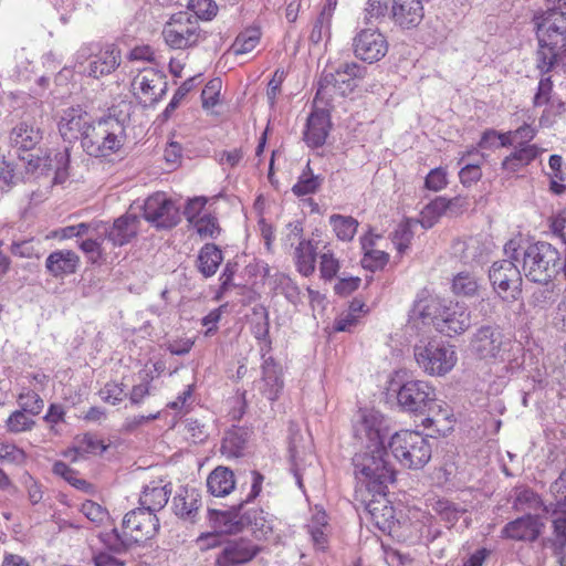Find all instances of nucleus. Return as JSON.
<instances>
[{"label":"nucleus","mask_w":566,"mask_h":566,"mask_svg":"<svg viewBox=\"0 0 566 566\" xmlns=\"http://www.w3.org/2000/svg\"><path fill=\"white\" fill-rule=\"evenodd\" d=\"M259 553V547L248 538L229 539L222 544L216 558L217 566H242L252 560Z\"/></svg>","instance_id":"obj_21"},{"label":"nucleus","mask_w":566,"mask_h":566,"mask_svg":"<svg viewBox=\"0 0 566 566\" xmlns=\"http://www.w3.org/2000/svg\"><path fill=\"white\" fill-rule=\"evenodd\" d=\"M385 447L367 448L356 453L353 458L355 476L357 479V493L365 490L371 495L370 500L363 499L366 510L379 523L378 517L384 520L394 516V509L388 505L386 490L389 483L395 481V470L385 460Z\"/></svg>","instance_id":"obj_1"},{"label":"nucleus","mask_w":566,"mask_h":566,"mask_svg":"<svg viewBox=\"0 0 566 566\" xmlns=\"http://www.w3.org/2000/svg\"><path fill=\"white\" fill-rule=\"evenodd\" d=\"M329 223L336 237L342 241L353 240L358 228V221L350 216L332 214Z\"/></svg>","instance_id":"obj_40"},{"label":"nucleus","mask_w":566,"mask_h":566,"mask_svg":"<svg viewBox=\"0 0 566 566\" xmlns=\"http://www.w3.org/2000/svg\"><path fill=\"white\" fill-rule=\"evenodd\" d=\"M538 50L536 67L548 73L554 67L566 69V12L551 9L535 18Z\"/></svg>","instance_id":"obj_2"},{"label":"nucleus","mask_w":566,"mask_h":566,"mask_svg":"<svg viewBox=\"0 0 566 566\" xmlns=\"http://www.w3.org/2000/svg\"><path fill=\"white\" fill-rule=\"evenodd\" d=\"M198 76L190 77L186 80L175 92L172 98L166 106L163 112V116L165 119H168L171 114L176 111V108L180 105V102L185 98V96L193 88L195 82Z\"/></svg>","instance_id":"obj_55"},{"label":"nucleus","mask_w":566,"mask_h":566,"mask_svg":"<svg viewBox=\"0 0 566 566\" xmlns=\"http://www.w3.org/2000/svg\"><path fill=\"white\" fill-rule=\"evenodd\" d=\"M415 358L419 367L431 376H444L452 370L458 360L454 347L442 342L417 345Z\"/></svg>","instance_id":"obj_10"},{"label":"nucleus","mask_w":566,"mask_h":566,"mask_svg":"<svg viewBox=\"0 0 566 566\" xmlns=\"http://www.w3.org/2000/svg\"><path fill=\"white\" fill-rule=\"evenodd\" d=\"M253 316L254 321L252 324V334L258 340L265 342L269 346L271 340L269 338L270 333V321H269V312L262 305H256L253 307Z\"/></svg>","instance_id":"obj_45"},{"label":"nucleus","mask_w":566,"mask_h":566,"mask_svg":"<svg viewBox=\"0 0 566 566\" xmlns=\"http://www.w3.org/2000/svg\"><path fill=\"white\" fill-rule=\"evenodd\" d=\"M436 511L443 520L451 524L455 523L465 512L464 509L450 501H438L436 504Z\"/></svg>","instance_id":"obj_60"},{"label":"nucleus","mask_w":566,"mask_h":566,"mask_svg":"<svg viewBox=\"0 0 566 566\" xmlns=\"http://www.w3.org/2000/svg\"><path fill=\"white\" fill-rule=\"evenodd\" d=\"M427 418L423 420L426 427H434L436 432L446 436L453 430V413L448 403L438 400L436 397L427 407Z\"/></svg>","instance_id":"obj_25"},{"label":"nucleus","mask_w":566,"mask_h":566,"mask_svg":"<svg viewBox=\"0 0 566 566\" xmlns=\"http://www.w3.org/2000/svg\"><path fill=\"white\" fill-rule=\"evenodd\" d=\"M482 177L481 167L479 161L465 163L459 171V178L464 186H471L479 181Z\"/></svg>","instance_id":"obj_62"},{"label":"nucleus","mask_w":566,"mask_h":566,"mask_svg":"<svg viewBox=\"0 0 566 566\" xmlns=\"http://www.w3.org/2000/svg\"><path fill=\"white\" fill-rule=\"evenodd\" d=\"M260 42L258 29H248L238 34L229 52L234 55H242L251 52Z\"/></svg>","instance_id":"obj_44"},{"label":"nucleus","mask_w":566,"mask_h":566,"mask_svg":"<svg viewBox=\"0 0 566 566\" xmlns=\"http://www.w3.org/2000/svg\"><path fill=\"white\" fill-rule=\"evenodd\" d=\"M143 217L158 230L172 229L181 220L179 207L165 192H156L145 200Z\"/></svg>","instance_id":"obj_13"},{"label":"nucleus","mask_w":566,"mask_h":566,"mask_svg":"<svg viewBox=\"0 0 566 566\" xmlns=\"http://www.w3.org/2000/svg\"><path fill=\"white\" fill-rule=\"evenodd\" d=\"M95 118L82 107H69L59 120V132L65 142H81L86 137Z\"/></svg>","instance_id":"obj_20"},{"label":"nucleus","mask_w":566,"mask_h":566,"mask_svg":"<svg viewBox=\"0 0 566 566\" xmlns=\"http://www.w3.org/2000/svg\"><path fill=\"white\" fill-rule=\"evenodd\" d=\"M336 2L328 1L313 24L310 40L313 43L321 42L324 38L331 36V25Z\"/></svg>","instance_id":"obj_38"},{"label":"nucleus","mask_w":566,"mask_h":566,"mask_svg":"<svg viewBox=\"0 0 566 566\" xmlns=\"http://www.w3.org/2000/svg\"><path fill=\"white\" fill-rule=\"evenodd\" d=\"M9 139L11 146L27 151L42 140V132L34 123L21 122L12 128Z\"/></svg>","instance_id":"obj_31"},{"label":"nucleus","mask_w":566,"mask_h":566,"mask_svg":"<svg viewBox=\"0 0 566 566\" xmlns=\"http://www.w3.org/2000/svg\"><path fill=\"white\" fill-rule=\"evenodd\" d=\"M541 522L537 516L527 514L509 522L502 530V535L513 541L533 542L541 533Z\"/></svg>","instance_id":"obj_23"},{"label":"nucleus","mask_w":566,"mask_h":566,"mask_svg":"<svg viewBox=\"0 0 566 566\" xmlns=\"http://www.w3.org/2000/svg\"><path fill=\"white\" fill-rule=\"evenodd\" d=\"M234 486V474L226 467L216 468L207 479L208 491L214 496H226Z\"/></svg>","instance_id":"obj_34"},{"label":"nucleus","mask_w":566,"mask_h":566,"mask_svg":"<svg viewBox=\"0 0 566 566\" xmlns=\"http://www.w3.org/2000/svg\"><path fill=\"white\" fill-rule=\"evenodd\" d=\"M101 398L112 405H116L124 399L125 392L123 384H117L114 381L107 382L99 390Z\"/></svg>","instance_id":"obj_61"},{"label":"nucleus","mask_w":566,"mask_h":566,"mask_svg":"<svg viewBox=\"0 0 566 566\" xmlns=\"http://www.w3.org/2000/svg\"><path fill=\"white\" fill-rule=\"evenodd\" d=\"M76 60L81 71L94 78L111 74L120 64L119 51L114 46H107L94 55L90 53V48L83 46L77 51Z\"/></svg>","instance_id":"obj_14"},{"label":"nucleus","mask_w":566,"mask_h":566,"mask_svg":"<svg viewBox=\"0 0 566 566\" xmlns=\"http://www.w3.org/2000/svg\"><path fill=\"white\" fill-rule=\"evenodd\" d=\"M353 51L357 59L371 64L387 54L388 42L377 29H363L353 39Z\"/></svg>","instance_id":"obj_18"},{"label":"nucleus","mask_w":566,"mask_h":566,"mask_svg":"<svg viewBox=\"0 0 566 566\" xmlns=\"http://www.w3.org/2000/svg\"><path fill=\"white\" fill-rule=\"evenodd\" d=\"M361 248L364 250L361 265L365 269L375 272L387 264L389 254L385 251L374 249V241L371 238L364 237L361 239Z\"/></svg>","instance_id":"obj_37"},{"label":"nucleus","mask_w":566,"mask_h":566,"mask_svg":"<svg viewBox=\"0 0 566 566\" xmlns=\"http://www.w3.org/2000/svg\"><path fill=\"white\" fill-rule=\"evenodd\" d=\"M434 396L436 390L429 382L408 380L400 386L397 400L403 411L423 415Z\"/></svg>","instance_id":"obj_15"},{"label":"nucleus","mask_w":566,"mask_h":566,"mask_svg":"<svg viewBox=\"0 0 566 566\" xmlns=\"http://www.w3.org/2000/svg\"><path fill=\"white\" fill-rule=\"evenodd\" d=\"M353 438L363 449L384 447L388 434L385 417L374 409H359L352 420Z\"/></svg>","instance_id":"obj_9"},{"label":"nucleus","mask_w":566,"mask_h":566,"mask_svg":"<svg viewBox=\"0 0 566 566\" xmlns=\"http://www.w3.org/2000/svg\"><path fill=\"white\" fill-rule=\"evenodd\" d=\"M504 253L521 262L525 277L534 283L548 284L562 270L560 253L548 242L522 247L511 240L505 244Z\"/></svg>","instance_id":"obj_3"},{"label":"nucleus","mask_w":566,"mask_h":566,"mask_svg":"<svg viewBox=\"0 0 566 566\" xmlns=\"http://www.w3.org/2000/svg\"><path fill=\"white\" fill-rule=\"evenodd\" d=\"M18 402L21 410L31 416L39 415L44 407V401L39 394L30 389H25L19 395Z\"/></svg>","instance_id":"obj_49"},{"label":"nucleus","mask_w":566,"mask_h":566,"mask_svg":"<svg viewBox=\"0 0 566 566\" xmlns=\"http://www.w3.org/2000/svg\"><path fill=\"white\" fill-rule=\"evenodd\" d=\"M251 475V491L244 501L231 506L229 511H210V513H216L223 520L227 532H238L250 527L258 538H265L273 531L274 520L272 516L262 509H251L241 513L243 504L254 500L262 490L263 475L256 471H253Z\"/></svg>","instance_id":"obj_4"},{"label":"nucleus","mask_w":566,"mask_h":566,"mask_svg":"<svg viewBox=\"0 0 566 566\" xmlns=\"http://www.w3.org/2000/svg\"><path fill=\"white\" fill-rule=\"evenodd\" d=\"M388 448L394 458L410 470L422 469L431 459L429 438L418 431L401 430L391 436Z\"/></svg>","instance_id":"obj_6"},{"label":"nucleus","mask_w":566,"mask_h":566,"mask_svg":"<svg viewBox=\"0 0 566 566\" xmlns=\"http://www.w3.org/2000/svg\"><path fill=\"white\" fill-rule=\"evenodd\" d=\"M107 449V446L96 436L85 433L75 438L73 450L78 457L87 454H102Z\"/></svg>","instance_id":"obj_42"},{"label":"nucleus","mask_w":566,"mask_h":566,"mask_svg":"<svg viewBox=\"0 0 566 566\" xmlns=\"http://www.w3.org/2000/svg\"><path fill=\"white\" fill-rule=\"evenodd\" d=\"M479 283L476 277L470 272H460L454 275L451 284V291L457 296L471 297L478 293Z\"/></svg>","instance_id":"obj_41"},{"label":"nucleus","mask_w":566,"mask_h":566,"mask_svg":"<svg viewBox=\"0 0 566 566\" xmlns=\"http://www.w3.org/2000/svg\"><path fill=\"white\" fill-rule=\"evenodd\" d=\"M138 229V217L126 213L114 221L106 235L114 245L122 247L129 243L137 235Z\"/></svg>","instance_id":"obj_29"},{"label":"nucleus","mask_w":566,"mask_h":566,"mask_svg":"<svg viewBox=\"0 0 566 566\" xmlns=\"http://www.w3.org/2000/svg\"><path fill=\"white\" fill-rule=\"evenodd\" d=\"M222 259V252L217 245L205 244L200 249L197 259V266L199 272L205 277L212 276L217 272L219 265L221 264Z\"/></svg>","instance_id":"obj_35"},{"label":"nucleus","mask_w":566,"mask_h":566,"mask_svg":"<svg viewBox=\"0 0 566 566\" xmlns=\"http://www.w3.org/2000/svg\"><path fill=\"white\" fill-rule=\"evenodd\" d=\"M166 76L155 69H144L134 76L132 91L144 103H156L166 93Z\"/></svg>","instance_id":"obj_19"},{"label":"nucleus","mask_w":566,"mask_h":566,"mask_svg":"<svg viewBox=\"0 0 566 566\" xmlns=\"http://www.w3.org/2000/svg\"><path fill=\"white\" fill-rule=\"evenodd\" d=\"M98 537L104 546L115 554H124L136 546L133 541H129L124 528L122 531L113 528L109 532L101 533Z\"/></svg>","instance_id":"obj_39"},{"label":"nucleus","mask_w":566,"mask_h":566,"mask_svg":"<svg viewBox=\"0 0 566 566\" xmlns=\"http://www.w3.org/2000/svg\"><path fill=\"white\" fill-rule=\"evenodd\" d=\"M322 179L318 176H314L311 172L304 171L297 182L293 186L292 191L297 197L314 193L321 187Z\"/></svg>","instance_id":"obj_52"},{"label":"nucleus","mask_w":566,"mask_h":566,"mask_svg":"<svg viewBox=\"0 0 566 566\" xmlns=\"http://www.w3.org/2000/svg\"><path fill=\"white\" fill-rule=\"evenodd\" d=\"M165 43L172 50H187L198 45L205 33L198 20L189 12L172 14L163 28Z\"/></svg>","instance_id":"obj_8"},{"label":"nucleus","mask_w":566,"mask_h":566,"mask_svg":"<svg viewBox=\"0 0 566 566\" xmlns=\"http://www.w3.org/2000/svg\"><path fill=\"white\" fill-rule=\"evenodd\" d=\"M514 346L520 350V345L506 338L499 326L483 325L472 334L469 349L475 359L495 364L505 361Z\"/></svg>","instance_id":"obj_7"},{"label":"nucleus","mask_w":566,"mask_h":566,"mask_svg":"<svg viewBox=\"0 0 566 566\" xmlns=\"http://www.w3.org/2000/svg\"><path fill=\"white\" fill-rule=\"evenodd\" d=\"M363 15L366 24L380 23L386 18L390 19V9L387 1L367 0Z\"/></svg>","instance_id":"obj_46"},{"label":"nucleus","mask_w":566,"mask_h":566,"mask_svg":"<svg viewBox=\"0 0 566 566\" xmlns=\"http://www.w3.org/2000/svg\"><path fill=\"white\" fill-rule=\"evenodd\" d=\"M331 128L329 115L325 111H315L307 118L304 132L305 143L312 147L324 145Z\"/></svg>","instance_id":"obj_26"},{"label":"nucleus","mask_w":566,"mask_h":566,"mask_svg":"<svg viewBox=\"0 0 566 566\" xmlns=\"http://www.w3.org/2000/svg\"><path fill=\"white\" fill-rule=\"evenodd\" d=\"M515 262L511 258L495 261L489 270L494 291L505 301H516L522 293V270Z\"/></svg>","instance_id":"obj_11"},{"label":"nucleus","mask_w":566,"mask_h":566,"mask_svg":"<svg viewBox=\"0 0 566 566\" xmlns=\"http://www.w3.org/2000/svg\"><path fill=\"white\" fill-rule=\"evenodd\" d=\"M189 10L195 13V18L210 21L218 13V6L213 0H190Z\"/></svg>","instance_id":"obj_54"},{"label":"nucleus","mask_w":566,"mask_h":566,"mask_svg":"<svg viewBox=\"0 0 566 566\" xmlns=\"http://www.w3.org/2000/svg\"><path fill=\"white\" fill-rule=\"evenodd\" d=\"M221 81L219 78L211 80L202 90L201 99L205 108H210L217 105Z\"/></svg>","instance_id":"obj_63"},{"label":"nucleus","mask_w":566,"mask_h":566,"mask_svg":"<svg viewBox=\"0 0 566 566\" xmlns=\"http://www.w3.org/2000/svg\"><path fill=\"white\" fill-rule=\"evenodd\" d=\"M316 248L311 241L302 240L295 249V264L303 276H310L315 271Z\"/></svg>","instance_id":"obj_36"},{"label":"nucleus","mask_w":566,"mask_h":566,"mask_svg":"<svg viewBox=\"0 0 566 566\" xmlns=\"http://www.w3.org/2000/svg\"><path fill=\"white\" fill-rule=\"evenodd\" d=\"M197 233L201 238H214L220 232L217 219L210 214H205L197 219L193 223Z\"/></svg>","instance_id":"obj_58"},{"label":"nucleus","mask_w":566,"mask_h":566,"mask_svg":"<svg viewBox=\"0 0 566 566\" xmlns=\"http://www.w3.org/2000/svg\"><path fill=\"white\" fill-rule=\"evenodd\" d=\"M180 426H182V431L186 438L191 440L193 443L202 442L208 437L206 426L198 419L188 417L181 421Z\"/></svg>","instance_id":"obj_53"},{"label":"nucleus","mask_w":566,"mask_h":566,"mask_svg":"<svg viewBox=\"0 0 566 566\" xmlns=\"http://www.w3.org/2000/svg\"><path fill=\"white\" fill-rule=\"evenodd\" d=\"M542 151L543 149L536 145L520 146L503 159L502 168L510 172L518 171L536 159Z\"/></svg>","instance_id":"obj_33"},{"label":"nucleus","mask_w":566,"mask_h":566,"mask_svg":"<svg viewBox=\"0 0 566 566\" xmlns=\"http://www.w3.org/2000/svg\"><path fill=\"white\" fill-rule=\"evenodd\" d=\"M81 512L86 516L87 520L96 525L103 524L108 518L107 510L101 504L91 500L82 503Z\"/></svg>","instance_id":"obj_56"},{"label":"nucleus","mask_w":566,"mask_h":566,"mask_svg":"<svg viewBox=\"0 0 566 566\" xmlns=\"http://www.w3.org/2000/svg\"><path fill=\"white\" fill-rule=\"evenodd\" d=\"M274 283V290L276 291V293L283 294L290 303L296 305L302 301L300 287L287 275H276Z\"/></svg>","instance_id":"obj_48"},{"label":"nucleus","mask_w":566,"mask_h":566,"mask_svg":"<svg viewBox=\"0 0 566 566\" xmlns=\"http://www.w3.org/2000/svg\"><path fill=\"white\" fill-rule=\"evenodd\" d=\"M417 222L416 220L407 219L400 222L394 231L391 240L400 254L408 250L413 238L412 224Z\"/></svg>","instance_id":"obj_47"},{"label":"nucleus","mask_w":566,"mask_h":566,"mask_svg":"<svg viewBox=\"0 0 566 566\" xmlns=\"http://www.w3.org/2000/svg\"><path fill=\"white\" fill-rule=\"evenodd\" d=\"M251 433L247 427L232 426L224 432L220 447L221 453L228 459L244 457Z\"/></svg>","instance_id":"obj_24"},{"label":"nucleus","mask_w":566,"mask_h":566,"mask_svg":"<svg viewBox=\"0 0 566 566\" xmlns=\"http://www.w3.org/2000/svg\"><path fill=\"white\" fill-rule=\"evenodd\" d=\"M200 506V493L193 488L180 489L172 500L175 514L185 521L193 522Z\"/></svg>","instance_id":"obj_30"},{"label":"nucleus","mask_w":566,"mask_h":566,"mask_svg":"<svg viewBox=\"0 0 566 566\" xmlns=\"http://www.w3.org/2000/svg\"><path fill=\"white\" fill-rule=\"evenodd\" d=\"M124 123L107 116L94 119L88 134L83 138V150L91 157L103 158L117 153L125 143Z\"/></svg>","instance_id":"obj_5"},{"label":"nucleus","mask_w":566,"mask_h":566,"mask_svg":"<svg viewBox=\"0 0 566 566\" xmlns=\"http://www.w3.org/2000/svg\"><path fill=\"white\" fill-rule=\"evenodd\" d=\"M171 494L170 484H161V482L153 481L147 484L139 496V507L156 514L163 510L168 503Z\"/></svg>","instance_id":"obj_27"},{"label":"nucleus","mask_w":566,"mask_h":566,"mask_svg":"<svg viewBox=\"0 0 566 566\" xmlns=\"http://www.w3.org/2000/svg\"><path fill=\"white\" fill-rule=\"evenodd\" d=\"M431 323L439 333L453 337L470 328L471 312L465 304L450 302L448 305H440L436 308Z\"/></svg>","instance_id":"obj_12"},{"label":"nucleus","mask_w":566,"mask_h":566,"mask_svg":"<svg viewBox=\"0 0 566 566\" xmlns=\"http://www.w3.org/2000/svg\"><path fill=\"white\" fill-rule=\"evenodd\" d=\"M562 512L563 515H557L553 520V531L555 535V542L559 546L566 545V495H564V502L562 499L557 500L555 514Z\"/></svg>","instance_id":"obj_50"},{"label":"nucleus","mask_w":566,"mask_h":566,"mask_svg":"<svg viewBox=\"0 0 566 566\" xmlns=\"http://www.w3.org/2000/svg\"><path fill=\"white\" fill-rule=\"evenodd\" d=\"M122 528L129 541L137 546L153 538L159 531V520L156 514L145 509L136 507L125 514Z\"/></svg>","instance_id":"obj_16"},{"label":"nucleus","mask_w":566,"mask_h":566,"mask_svg":"<svg viewBox=\"0 0 566 566\" xmlns=\"http://www.w3.org/2000/svg\"><path fill=\"white\" fill-rule=\"evenodd\" d=\"M25 460V453L14 444H0V461L20 464Z\"/></svg>","instance_id":"obj_64"},{"label":"nucleus","mask_w":566,"mask_h":566,"mask_svg":"<svg viewBox=\"0 0 566 566\" xmlns=\"http://www.w3.org/2000/svg\"><path fill=\"white\" fill-rule=\"evenodd\" d=\"M365 73L366 67L356 62L343 63L335 72H328L322 75L318 82L316 97L332 95V93H336L337 91L340 94H345L343 85L352 90L350 82L356 78H363Z\"/></svg>","instance_id":"obj_17"},{"label":"nucleus","mask_w":566,"mask_h":566,"mask_svg":"<svg viewBox=\"0 0 566 566\" xmlns=\"http://www.w3.org/2000/svg\"><path fill=\"white\" fill-rule=\"evenodd\" d=\"M422 0H392L390 19L402 29L417 27L423 19Z\"/></svg>","instance_id":"obj_22"},{"label":"nucleus","mask_w":566,"mask_h":566,"mask_svg":"<svg viewBox=\"0 0 566 566\" xmlns=\"http://www.w3.org/2000/svg\"><path fill=\"white\" fill-rule=\"evenodd\" d=\"M262 373L263 387L261 391L269 400L274 401L283 389L281 368L274 363L272 357H269L263 361Z\"/></svg>","instance_id":"obj_32"},{"label":"nucleus","mask_w":566,"mask_h":566,"mask_svg":"<svg viewBox=\"0 0 566 566\" xmlns=\"http://www.w3.org/2000/svg\"><path fill=\"white\" fill-rule=\"evenodd\" d=\"M17 182L18 177L13 165L6 159H0V193L10 191Z\"/></svg>","instance_id":"obj_59"},{"label":"nucleus","mask_w":566,"mask_h":566,"mask_svg":"<svg viewBox=\"0 0 566 566\" xmlns=\"http://www.w3.org/2000/svg\"><path fill=\"white\" fill-rule=\"evenodd\" d=\"M546 73H542V75H545ZM552 92H553V82L549 76H542L538 86L537 92L535 93V96L533 98V105L535 107L543 106V105H549V108L555 107V99L552 98ZM556 108L558 112L564 111V103L557 102Z\"/></svg>","instance_id":"obj_43"},{"label":"nucleus","mask_w":566,"mask_h":566,"mask_svg":"<svg viewBox=\"0 0 566 566\" xmlns=\"http://www.w3.org/2000/svg\"><path fill=\"white\" fill-rule=\"evenodd\" d=\"M319 271L324 280H333L339 271V261L329 250L323 252L319 256Z\"/></svg>","instance_id":"obj_57"},{"label":"nucleus","mask_w":566,"mask_h":566,"mask_svg":"<svg viewBox=\"0 0 566 566\" xmlns=\"http://www.w3.org/2000/svg\"><path fill=\"white\" fill-rule=\"evenodd\" d=\"M80 265L78 255L72 250H57L45 260L46 271L54 277H62L76 272Z\"/></svg>","instance_id":"obj_28"},{"label":"nucleus","mask_w":566,"mask_h":566,"mask_svg":"<svg viewBox=\"0 0 566 566\" xmlns=\"http://www.w3.org/2000/svg\"><path fill=\"white\" fill-rule=\"evenodd\" d=\"M7 429L12 433L29 431L35 424V421L23 410H15L7 419Z\"/></svg>","instance_id":"obj_51"}]
</instances>
